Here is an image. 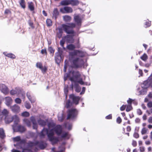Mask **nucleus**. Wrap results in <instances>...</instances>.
<instances>
[{"mask_svg": "<svg viewBox=\"0 0 152 152\" xmlns=\"http://www.w3.org/2000/svg\"><path fill=\"white\" fill-rule=\"evenodd\" d=\"M76 26V24L74 23H69L67 24H62L61 25L62 28H58V31L56 33L58 37L60 39L62 37L63 30L67 34H73L75 33L73 28L75 27Z\"/></svg>", "mask_w": 152, "mask_h": 152, "instance_id": "nucleus-1", "label": "nucleus"}, {"mask_svg": "<svg viewBox=\"0 0 152 152\" xmlns=\"http://www.w3.org/2000/svg\"><path fill=\"white\" fill-rule=\"evenodd\" d=\"M71 72L72 76L70 77V74H66V77H69V80L72 82L74 83H78L81 85H87L86 83H85L83 80V79L80 78L81 75L79 72L77 71H73Z\"/></svg>", "mask_w": 152, "mask_h": 152, "instance_id": "nucleus-2", "label": "nucleus"}, {"mask_svg": "<svg viewBox=\"0 0 152 152\" xmlns=\"http://www.w3.org/2000/svg\"><path fill=\"white\" fill-rule=\"evenodd\" d=\"M52 132L54 131L58 136H60L61 134V137L64 139H69L70 138V136L67 132H63V128L62 126L60 125H56L54 128L51 129Z\"/></svg>", "mask_w": 152, "mask_h": 152, "instance_id": "nucleus-3", "label": "nucleus"}, {"mask_svg": "<svg viewBox=\"0 0 152 152\" xmlns=\"http://www.w3.org/2000/svg\"><path fill=\"white\" fill-rule=\"evenodd\" d=\"M83 60L79 57H77L73 59L71 62L72 67L74 68L81 67L84 64Z\"/></svg>", "mask_w": 152, "mask_h": 152, "instance_id": "nucleus-4", "label": "nucleus"}, {"mask_svg": "<svg viewBox=\"0 0 152 152\" xmlns=\"http://www.w3.org/2000/svg\"><path fill=\"white\" fill-rule=\"evenodd\" d=\"M78 111L76 109H71L68 110L66 119L67 120L75 118L78 115Z\"/></svg>", "mask_w": 152, "mask_h": 152, "instance_id": "nucleus-5", "label": "nucleus"}, {"mask_svg": "<svg viewBox=\"0 0 152 152\" xmlns=\"http://www.w3.org/2000/svg\"><path fill=\"white\" fill-rule=\"evenodd\" d=\"M14 118L15 119L14 120V124H18L19 122V119L16 115L12 116L10 115L6 116L4 118L5 122L6 124H9L13 121Z\"/></svg>", "mask_w": 152, "mask_h": 152, "instance_id": "nucleus-6", "label": "nucleus"}, {"mask_svg": "<svg viewBox=\"0 0 152 152\" xmlns=\"http://www.w3.org/2000/svg\"><path fill=\"white\" fill-rule=\"evenodd\" d=\"M54 132H52V130H50L49 134H48V137L53 145L57 143L59 141L58 138L54 137Z\"/></svg>", "mask_w": 152, "mask_h": 152, "instance_id": "nucleus-7", "label": "nucleus"}, {"mask_svg": "<svg viewBox=\"0 0 152 152\" xmlns=\"http://www.w3.org/2000/svg\"><path fill=\"white\" fill-rule=\"evenodd\" d=\"M39 143V142L38 141H36L35 142L29 141L28 142L26 143L25 140H22L20 141L19 143H17L16 145L15 144L14 145L15 146H18L19 145V144H26L27 145L28 148H31L34 146L37 145Z\"/></svg>", "mask_w": 152, "mask_h": 152, "instance_id": "nucleus-8", "label": "nucleus"}, {"mask_svg": "<svg viewBox=\"0 0 152 152\" xmlns=\"http://www.w3.org/2000/svg\"><path fill=\"white\" fill-rule=\"evenodd\" d=\"M72 56H77L78 57L81 58L84 57L86 55L84 51L79 50H75L71 53Z\"/></svg>", "mask_w": 152, "mask_h": 152, "instance_id": "nucleus-9", "label": "nucleus"}, {"mask_svg": "<svg viewBox=\"0 0 152 152\" xmlns=\"http://www.w3.org/2000/svg\"><path fill=\"white\" fill-rule=\"evenodd\" d=\"M17 124H14L12 125V128L13 130L17 132H19L21 133H23L26 130V128L23 126L21 125H19L17 126V128H16V125Z\"/></svg>", "mask_w": 152, "mask_h": 152, "instance_id": "nucleus-10", "label": "nucleus"}, {"mask_svg": "<svg viewBox=\"0 0 152 152\" xmlns=\"http://www.w3.org/2000/svg\"><path fill=\"white\" fill-rule=\"evenodd\" d=\"M0 91L4 94L6 95L9 92L8 87L4 84L0 83Z\"/></svg>", "mask_w": 152, "mask_h": 152, "instance_id": "nucleus-11", "label": "nucleus"}, {"mask_svg": "<svg viewBox=\"0 0 152 152\" xmlns=\"http://www.w3.org/2000/svg\"><path fill=\"white\" fill-rule=\"evenodd\" d=\"M69 98L72 100L74 104L77 105L79 103L80 98L79 96H76L73 94H72L69 95Z\"/></svg>", "mask_w": 152, "mask_h": 152, "instance_id": "nucleus-12", "label": "nucleus"}, {"mask_svg": "<svg viewBox=\"0 0 152 152\" xmlns=\"http://www.w3.org/2000/svg\"><path fill=\"white\" fill-rule=\"evenodd\" d=\"M36 66L37 68L41 69L42 72L43 73L46 72L47 70V67L46 66H44L43 67L42 63L40 62H37L36 63Z\"/></svg>", "mask_w": 152, "mask_h": 152, "instance_id": "nucleus-13", "label": "nucleus"}, {"mask_svg": "<svg viewBox=\"0 0 152 152\" xmlns=\"http://www.w3.org/2000/svg\"><path fill=\"white\" fill-rule=\"evenodd\" d=\"M72 34V35H67L64 37L65 38L66 41L67 43H73L75 41V39L73 38V36H75V34Z\"/></svg>", "mask_w": 152, "mask_h": 152, "instance_id": "nucleus-14", "label": "nucleus"}, {"mask_svg": "<svg viewBox=\"0 0 152 152\" xmlns=\"http://www.w3.org/2000/svg\"><path fill=\"white\" fill-rule=\"evenodd\" d=\"M10 107L12 111L14 113H17L20 111V107L17 104H15L13 106H10Z\"/></svg>", "mask_w": 152, "mask_h": 152, "instance_id": "nucleus-15", "label": "nucleus"}, {"mask_svg": "<svg viewBox=\"0 0 152 152\" xmlns=\"http://www.w3.org/2000/svg\"><path fill=\"white\" fill-rule=\"evenodd\" d=\"M46 134L48 136V134H49L48 130L47 128H44L39 133V136L41 138H44Z\"/></svg>", "mask_w": 152, "mask_h": 152, "instance_id": "nucleus-16", "label": "nucleus"}, {"mask_svg": "<svg viewBox=\"0 0 152 152\" xmlns=\"http://www.w3.org/2000/svg\"><path fill=\"white\" fill-rule=\"evenodd\" d=\"M60 11L63 13H69L72 12L73 10L71 7H65L63 8H61Z\"/></svg>", "mask_w": 152, "mask_h": 152, "instance_id": "nucleus-17", "label": "nucleus"}, {"mask_svg": "<svg viewBox=\"0 0 152 152\" xmlns=\"http://www.w3.org/2000/svg\"><path fill=\"white\" fill-rule=\"evenodd\" d=\"M5 100V103L8 106H10L12 103V98L9 96L5 97L4 98Z\"/></svg>", "mask_w": 152, "mask_h": 152, "instance_id": "nucleus-18", "label": "nucleus"}, {"mask_svg": "<svg viewBox=\"0 0 152 152\" xmlns=\"http://www.w3.org/2000/svg\"><path fill=\"white\" fill-rule=\"evenodd\" d=\"M74 19L75 22L78 26L81 25V19L78 15H77L75 16Z\"/></svg>", "mask_w": 152, "mask_h": 152, "instance_id": "nucleus-19", "label": "nucleus"}, {"mask_svg": "<svg viewBox=\"0 0 152 152\" xmlns=\"http://www.w3.org/2000/svg\"><path fill=\"white\" fill-rule=\"evenodd\" d=\"M28 8L31 11H33L34 10V3L32 2H28L27 3Z\"/></svg>", "mask_w": 152, "mask_h": 152, "instance_id": "nucleus-20", "label": "nucleus"}, {"mask_svg": "<svg viewBox=\"0 0 152 152\" xmlns=\"http://www.w3.org/2000/svg\"><path fill=\"white\" fill-rule=\"evenodd\" d=\"M61 55L59 54H57L55 56V60L56 63L59 64L61 61Z\"/></svg>", "mask_w": 152, "mask_h": 152, "instance_id": "nucleus-21", "label": "nucleus"}, {"mask_svg": "<svg viewBox=\"0 0 152 152\" xmlns=\"http://www.w3.org/2000/svg\"><path fill=\"white\" fill-rule=\"evenodd\" d=\"M3 54L6 56L12 59L15 58V56L12 53H7V52H4Z\"/></svg>", "mask_w": 152, "mask_h": 152, "instance_id": "nucleus-22", "label": "nucleus"}, {"mask_svg": "<svg viewBox=\"0 0 152 152\" xmlns=\"http://www.w3.org/2000/svg\"><path fill=\"white\" fill-rule=\"evenodd\" d=\"M63 19L65 22H70L72 20V18L70 16L65 15L63 16Z\"/></svg>", "mask_w": 152, "mask_h": 152, "instance_id": "nucleus-23", "label": "nucleus"}, {"mask_svg": "<svg viewBox=\"0 0 152 152\" xmlns=\"http://www.w3.org/2000/svg\"><path fill=\"white\" fill-rule=\"evenodd\" d=\"M74 87L75 88V91L78 93L80 92L81 90V88L79 86L78 83L77 82L74 83Z\"/></svg>", "mask_w": 152, "mask_h": 152, "instance_id": "nucleus-24", "label": "nucleus"}, {"mask_svg": "<svg viewBox=\"0 0 152 152\" xmlns=\"http://www.w3.org/2000/svg\"><path fill=\"white\" fill-rule=\"evenodd\" d=\"M59 12L57 8L54 9L53 12V17L55 18V19H56L58 16V15Z\"/></svg>", "mask_w": 152, "mask_h": 152, "instance_id": "nucleus-25", "label": "nucleus"}, {"mask_svg": "<svg viewBox=\"0 0 152 152\" xmlns=\"http://www.w3.org/2000/svg\"><path fill=\"white\" fill-rule=\"evenodd\" d=\"M69 3L72 6H77L79 4V2L77 0H69Z\"/></svg>", "mask_w": 152, "mask_h": 152, "instance_id": "nucleus-26", "label": "nucleus"}, {"mask_svg": "<svg viewBox=\"0 0 152 152\" xmlns=\"http://www.w3.org/2000/svg\"><path fill=\"white\" fill-rule=\"evenodd\" d=\"M66 48L69 50L72 51L75 48V46L74 45L71 44L67 45Z\"/></svg>", "mask_w": 152, "mask_h": 152, "instance_id": "nucleus-27", "label": "nucleus"}, {"mask_svg": "<svg viewBox=\"0 0 152 152\" xmlns=\"http://www.w3.org/2000/svg\"><path fill=\"white\" fill-rule=\"evenodd\" d=\"M60 4L62 6H65L69 5L70 4L69 0H62L60 2Z\"/></svg>", "mask_w": 152, "mask_h": 152, "instance_id": "nucleus-28", "label": "nucleus"}, {"mask_svg": "<svg viewBox=\"0 0 152 152\" xmlns=\"http://www.w3.org/2000/svg\"><path fill=\"white\" fill-rule=\"evenodd\" d=\"M19 3L22 8L23 9H25L26 8V4L25 0H20Z\"/></svg>", "mask_w": 152, "mask_h": 152, "instance_id": "nucleus-29", "label": "nucleus"}, {"mask_svg": "<svg viewBox=\"0 0 152 152\" xmlns=\"http://www.w3.org/2000/svg\"><path fill=\"white\" fill-rule=\"evenodd\" d=\"M66 39L64 38V37L62 38V39L60 40V44L61 46L63 48L64 50H65V48L64 47V45L65 44Z\"/></svg>", "mask_w": 152, "mask_h": 152, "instance_id": "nucleus-30", "label": "nucleus"}, {"mask_svg": "<svg viewBox=\"0 0 152 152\" xmlns=\"http://www.w3.org/2000/svg\"><path fill=\"white\" fill-rule=\"evenodd\" d=\"M39 142V143L37 145H38L39 148L42 149H44L46 146L45 144L42 141Z\"/></svg>", "mask_w": 152, "mask_h": 152, "instance_id": "nucleus-31", "label": "nucleus"}, {"mask_svg": "<svg viewBox=\"0 0 152 152\" xmlns=\"http://www.w3.org/2000/svg\"><path fill=\"white\" fill-rule=\"evenodd\" d=\"M5 136V134L3 129L0 128V137L1 139H3Z\"/></svg>", "mask_w": 152, "mask_h": 152, "instance_id": "nucleus-32", "label": "nucleus"}, {"mask_svg": "<svg viewBox=\"0 0 152 152\" xmlns=\"http://www.w3.org/2000/svg\"><path fill=\"white\" fill-rule=\"evenodd\" d=\"M38 123L39 125L42 126H45L46 124V122L44 120L41 119L38 120Z\"/></svg>", "mask_w": 152, "mask_h": 152, "instance_id": "nucleus-33", "label": "nucleus"}, {"mask_svg": "<svg viewBox=\"0 0 152 152\" xmlns=\"http://www.w3.org/2000/svg\"><path fill=\"white\" fill-rule=\"evenodd\" d=\"M46 23L48 27H50L52 26L53 24L52 21L50 19H47L46 20Z\"/></svg>", "mask_w": 152, "mask_h": 152, "instance_id": "nucleus-34", "label": "nucleus"}, {"mask_svg": "<svg viewBox=\"0 0 152 152\" xmlns=\"http://www.w3.org/2000/svg\"><path fill=\"white\" fill-rule=\"evenodd\" d=\"M9 113V111L6 109H4L1 112L2 115H3L5 116V117L8 115Z\"/></svg>", "mask_w": 152, "mask_h": 152, "instance_id": "nucleus-35", "label": "nucleus"}, {"mask_svg": "<svg viewBox=\"0 0 152 152\" xmlns=\"http://www.w3.org/2000/svg\"><path fill=\"white\" fill-rule=\"evenodd\" d=\"M148 56L146 53H144L143 55L140 57V58L144 61H145L148 58Z\"/></svg>", "mask_w": 152, "mask_h": 152, "instance_id": "nucleus-36", "label": "nucleus"}, {"mask_svg": "<svg viewBox=\"0 0 152 152\" xmlns=\"http://www.w3.org/2000/svg\"><path fill=\"white\" fill-rule=\"evenodd\" d=\"M23 121L28 126H31V123L28 119H25L23 120Z\"/></svg>", "mask_w": 152, "mask_h": 152, "instance_id": "nucleus-37", "label": "nucleus"}, {"mask_svg": "<svg viewBox=\"0 0 152 152\" xmlns=\"http://www.w3.org/2000/svg\"><path fill=\"white\" fill-rule=\"evenodd\" d=\"M27 96L30 100V101L31 102V103H34L35 102V100L34 99H32L31 98V96L30 95H28V94H27Z\"/></svg>", "mask_w": 152, "mask_h": 152, "instance_id": "nucleus-38", "label": "nucleus"}, {"mask_svg": "<svg viewBox=\"0 0 152 152\" xmlns=\"http://www.w3.org/2000/svg\"><path fill=\"white\" fill-rule=\"evenodd\" d=\"M24 105L25 107L28 109H29L31 108V106L29 102H26L25 103Z\"/></svg>", "mask_w": 152, "mask_h": 152, "instance_id": "nucleus-39", "label": "nucleus"}, {"mask_svg": "<svg viewBox=\"0 0 152 152\" xmlns=\"http://www.w3.org/2000/svg\"><path fill=\"white\" fill-rule=\"evenodd\" d=\"M21 115L23 116L28 117L29 116L30 114L28 112L25 111L22 113Z\"/></svg>", "mask_w": 152, "mask_h": 152, "instance_id": "nucleus-40", "label": "nucleus"}, {"mask_svg": "<svg viewBox=\"0 0 152 152\" xmlns=\"http://www.w3.org/2000/svg\"><path fill=\"white\" fill-rule=\"evenodd\" d=\"M126 107V111L127 112H129L132 109V107L131 105H128Z\"/></svg>", "mask_w": 152, "mask_h": 152, "instance_id": "nucleus-41", "label": "nucleus"}, {"mask_svg": "<svg viewBox=\"0 0 152 152\" xmlns=\"http://www.w3.org/2000/svg\"><path fill=\"white\" fill-rule=\"evenodd\" d=\"M72 105V103L69 100H67L66 103V107L67 108L70 107Z\"/></svg>", "mask_w": 152, "mask_h": 152, "instance_id": "nucleus-42", "label": "nucleus"}, {"mask_svg": "<svg viewBox=\"0 0 152 152\" xmlns=\"http://www.w3.org/2000/svg\"><path fill=\"white\" fill-rule=\"evenodd\" d=\"M4 14L5 15H7L8 14H11L12 12L10 10L8 9H6L4 12Z\"/></svg>", "mask_w": 152, "mask_h": 152, "instance_id": "nucleus-43", "label": "nucleus"}, {"mask_svg": "<svg viewBox=\"0 0 152 152\" xmlns=\"http://www.w3.org/2000/svg\"><path fill=\"white\" fill-rule=\"evenodd\" d=\"M22 152H33L32 150L28 148H23L22 149Z\"/></svg>", "mask_w": 152, "mask_h": 152, "instance_id": "nucleus-44", "label": "nucleus"}, {"mask_svg": "<svg viewBox=\"0 0 152 152\" xmlns=\"http://www.w3.org/2000/svg\"><path fill=\"white\" fill-rule=\"evenodd\" d=\"M48 127L49 128H54L56 126V124L54 123H49L48 124Z\"/></svg>", "mask_w": 152, "mask_h": 152, "instance_id": "nucleus-45", "label": "nucleus"}, {"mask_svg": "<svg viewBox=\"0 0 152 152\" xmlns=\"http://www.w3.org/2000/svg\"><path fill=\"white\" fill-rule=\"evenodd\" d=\"M13 140L14 141L18 142L20 140V137L19 136H18L14 137L13 139Z\"/></svg>", "mask_w": 152, "mask_h": 152, "instance_id": "nucleus-46", "label": "nucleus"}, {"mask_svg": "<svg viewBox=\"0 0 152 152\" xmlns=\"http://www.w3.org/2000/svg\"><path fill=\"white\" fill-rule=\"evenodd\" d=\"M15 102L17 104H20L21 102V100L18 98H16L15 100Z\"/></svg>", "mask_w": 152, "mask_h": 152, "instance_id": "nucleus-47", "label": "nucleus"}, {"mask_svg": "<svg viewBox=\"0 0 152 152\" xmlns=\"http://www.w3.org/2000/svg\"><path fill=\"white\" fill-rule=\"evenodd\" d=\"M10 94L12 95H14L17 94V91L15 90H12L10 92Z\"/></svg>", "mask_w": 152, "mask_h": 152, "instance_id": "nucleus-48", "label": "nucleus"}, {"mask_svg": "<svg viewBox=\"0 0 152 152\" xmlns=\"http://www.w3.org/2000/svg\"><path fill=\"white\" fill-rule=\"evenodd\" d=\"M41 53L42 54H45V55L47 56V51L46 49L45 48L44 49H42L41 50Z\"/></svg>", "mask_w": 152, "mask_h": 152, "instance_id": "nucleus-49", "label": "nucleus"}, {"mask_svg": "<svg viewBox=\"0 0 152 152\" xmlns=\"http://www.w3.org/2000/svg\"><path fill=\"white\" fill-rule=\"evenodd\" d=\"M28 23L30 26L32 28H34V26L33 23L30 20L29 21Z\"/></svg>", "mask_w": 152, "mask_h": 152, "instance_id": "nucleus-50", "label": "nucleus"}, {"mask_svg": "<svg viewBox=\"0 0 152 152\" xmlns=\"http://www.w3.org/2000/svg\"><path fill=\"white\" fill-rule=\"evenodd\" d=\"M146 132L147 129L145 128H144L142 129L141 131V133L143 135L145 134L146 133Z\"/></svg>", "mask_w": 152, "mask_h": 152, "instance_id": "nucleus-51", "label": "nucleus"}, {"mask_svg": "<svg viewBox=\"0 0 152 152\" xmlns=\"http://www.w3.org/2000/svg\"><path fill=\"white\" fill-rule=\"evenodd\" d=\"M30 120L32 122L33 124H34V123H36V121L35 118V117L34 116H31L30 117Z\"/></svg>", "mask_w": 152, "mask_h": 152, "instance_id": "nucleus-52", "label": "nucleus"}, {"mask_svg": "<svg viewBox=\"0 0 152 152\" xmlns=\"http://www.w3.org/2000/svg\"><path fill=\"white\" fill-rule=\"evenodd\" d=\"M116 122L118 124H120L122 122V119L120 117H118L116 119Z\"/></svg>", "mask_w": 152, "mask_h": 152, "instance_id": "nucleus-53", "label": "nucleus"}, {"mask_svg": "<svg viewBox=\"0 0 152 152\" xmlns=\"http://www.w3.org/2000/svg\"><path fill=\"white\" fill-rule=\"evenodd\" d=\"M64 91L65 94H68V87L67 86L65 87L64 88Z\"/></svg>", "mask_w": 152, "mask_h": 152, "instance_id": "nucleus-54", "label": "nucleus"}, {"mask_svg": "<svg viewBox=\"0 0 152 152\" xmlns=\"http://www.w3.org/2000/svg\"><path fill=\"white\" fill-rule=\"evenodd\" d=\"M126 106V105H122L120 108V109L121 111H124V110Z\"/></svg>", "mask_w": 152, "mask_h": 152, "instance_id": "nucleus-55", "label": "nucleus"}, {"mask_svg": "<svg viewBox=\"0 0 152 152\" xmlns=\"http://www.w3.org/2000/svg\"><path fill=\"white\" fill-rule=\"evenodd\" d=\"M137 113L138 115H140L142 114V113L141 110L140 109H138L137 110Z\"/></svg>", "mask_w": 152, "mask_h": 152, "instance_id": "nucleus-56", "label": "nucleus"}, {"mask_svg": "<svg viewBox=\"0 0 152 152\" xmlns=\"http://www.w3.org/2000/svg\"><path fill=\"white\" fill-rule=\"evenodd\" d=\"M112 115L111 114L105 117V118L107 119H112Z\"/></svg>", "mask_w": 152, "mask_h": 152, "instance_id": "nucleus-57", "label": "nucleus"}, {"mask_svg": "<svg viewBox=\"0 0 152 152\" xmlns=\"http://www.w3.org/2000/svg\"><path fill=\"white\" fill-rule=\"evenodd\" d=\"M133 136L136 138H137L139 137V134L137 132H135Z\"/></svg>", "mask_w": 152, "mask_h": 152, "instance_id": "nucleus-58", "label": "nucleus"}, {"mask_svg": "<svg viewBox=\"0 0 152 152\" xmlns=\"http://www.w3.org/2000/svg\"><path fill=\"white\" fill-rule=\"evenodd\" d=\"M33 124V128L34 129H37V124L36 123H34V124Z\"/></svg>", "mask_w": 152, "mask_h": 152, "instance_id": "nucleus-59", "label": "nucleus"}, {"mask_svg": "<svg viewBox=\"0 0 152 152\" xmlns=\"http://www.w3.org/2000/svg\"><path fill=\"white\" fill-rule=\"evenodd\" d=\"M133 101V100L132 99L130 98H129V99L127 100V102L129 104L131 105Z\"/></svg>", "mask_w": 152, "mask_h": 152, "instance_id": "nucleus-60", "label": "nucleus"}, {"mask_svg": "<svg viewBox=\"0 0 152 152\" xmlns=\"http://www.w3.org/2000/svg\"><path fill=\"white\" fill-rule=\"evenodd\" d=\"M132 145L134 147H135L136 146V145H137V142L136 141L133 140L132 142Z\"/></svg>", "mask_w": 152, "mask_h": 152, "instance_id": "nucleus-61", "label": "nucleus"}, {"mask_svg": "<svg viewBox=\"0 0 152 152\" xmlns=\"http://www.w3.org/2000/svg\"><path fill=\"white\" fill-rule=\"evenodd\" d=\"M148 106L150 108L152 107V102H150L148 103L147 104Z\"/></svg>", "mask_w": 152, "mask_h": 152, "instance_id": "nucleus-62", "label": "nucleus"}, {"mask_svg": "<svg viewBox=\"0 0 152 152\" xmlns=\"http://www.w3.org/2000/svg\"><path fill=\"white\" fill-rule=\"evenodd\" d=\"M127 131L128 132H130L131 130V128L130 126H128L126 127Z\"/></svg>", "mask_w": 152, "mask_h": 152, "instance_id": "nucleus-63", "label": "nucleus"}, {"mask_svg": "<svg viewBox=\"0 0 152 152\" xmlns=\"http://www.w3.org/2000/svg\"><path fill=\"white\" fill-rule=\"evenodd\" d=\"M12 152H20L19 151L16 150L15 149H12L11 151Z\"/></svg>", "mask_w": 152, "mask_h": 152, "instance_id": "nucleus-64", "label": "nucleus"}]
</instances>
